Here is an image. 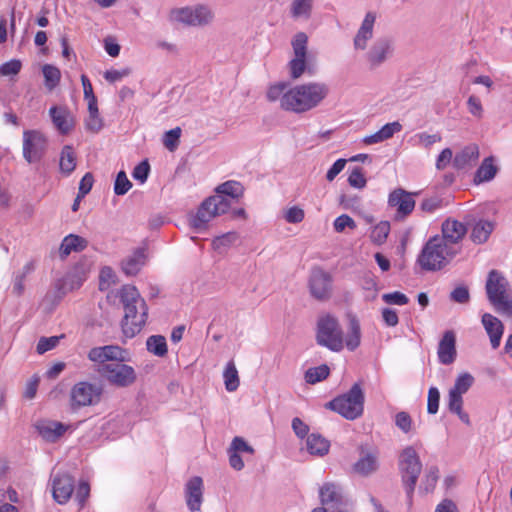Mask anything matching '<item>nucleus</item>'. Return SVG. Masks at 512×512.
I'll return each mask as SVG.
<instances>
[{
  "label": "nucleus",
  "mask_w": 512,
  "mask_h": 512,
  "mask_svg": "<svg viewBox=\"0 0 512 512\" xmlns=\"http://www.w3.org/2000/svg\"><path fill=\"white\" fill-rule=\"evenodd\" d=\"M214 10L207 4L173 8L169 12L171 22L181 23L190 27H206L214 22Z\"/></svg>",
  "instance_id": "7"
},
{
  "label": "nucleus",
  "mask_w": 512,
  "mask_h": 512,
  "mask_svg": "<svg viewBox=\"0 0 512 512\" xmlns=\"http://www.w3.org/2000/svg\"><path fill=\"white\" fill-rule=\"evenodd\" d=\"M288 85L286 83L280 82L274 85H271L266 93V98L269 102L279 101L280 107L283 109V104L285 97L288 95Z\"/></svg>",
  "instance_id": "41"
},
{
  "label": "nucleus",
  "mask_w": 512,
  "mask_h": 512,
  "mask_svg": "<svg viewBox=\"0 0 512 512\" xmlns=\"http://www.w3.org/2000/svg\"><path fill=\"white\" fill-rule=\"evenodd\" d=\"M88 246V241L78 235L69 234L60 245L59 254L62 259L66 258L71 252L83 251Z\"/></svg>",
  "instance_id": "27"
},
{
  "label": "nucleus",
  "mask_w": 512,
  "mask_h": 512,
  "mask_svg": "<svg viewBox=\"0 0 512 512\" xmlns=\"http://www.w3.org/2000/svg\"><path fill=\"white\" fill-rule=\"evenodd\" d=\"M376 21V14L374 12L366 13L360 28L358 29L354 40V48L357 50H365L367 43L373 37V28Z\"/></svg>",
  "instance_id": "23"
},
{
  "label": "nucleus",
  "mask_w": 512,
  "mask_h": 512,
  "mask_svg": "<svg viewBox=\"0 0 512 512\" xmlns=\"http://www.w3.org/2000/svg\"><path fill=\"white\" fill-rule=\"evenodd\" d=\"M447 407L449 411L456 414L465 424L470 423L469 415L463 411V398L461 394L449 390Z\"/></svg>",
  "instance_id": "35"
},
{
  "label": "nucleus",
  "mask_w": 512,
  "mask_h": 512,
  "mask_svg": "<svg viewBox=\"0 0 512 512\" xmlns=\"http://www.w3.org/2000/svg\"><path fill=\"white\" fill-rule=\"evenodd\" d=\"M437 355L441 364L450 365L455 361L457 351L456 336L453 331L449 330L443 334L438 344Z\"/></svg>",
  "instance_id": "22"
},
{
  "label": "nucleus",
  "mask_w": 512,
  "mask_h": 512,
  "mask_svg": "<svg viewBox=\"0 0 512 512\" xmlns=\"http://www.w3.org/2000/svg\"><path fill=\"white\" fill-rule=\"evenodd\" d=\"M444 206V200L438 195H433L422 200L420 209L426 213H434L437 210L442 209Z\"/></svg>",
  "instance_id": "49"
},
{
  "label": "nucleus",
  "mask_w": 512,
  "mask_h": 512,
  "mask_svg": "<svg viewBox=\"0 0 512 512\" xmlns=\"http://www.w3.org/2000/svg\"><path fill=\"white\" fill-rule=\"evenodd\" d=\"M474 383V377L468 373L464 372L461 373L455 380V383L453 387L450 389V391H454L458 394H465L473 385Z\"/></svg>",
  "instance_id": "46"
},
{
  "label": "nucleus",
  "mask_w": 512,
  "mask_h": 512,
  "mask_svg": "<svg viewBox=\"0 0 512 512\" xmlns=\"http://www.w3.org/2000/svg\"><path fill=\"white\" fill-rule=\"evenodd\" d=\"M150 172V165L148 160H143L133 169L132 176L135 180L140 181V183H144Z\"/></svg>",
  "instance_id": "59"
},
{
  "label": "nucleus",
  "mask_w": 512,
  "mask_h": 512,
  "mask_svg": "<svg viewBox=\"0 0 512 512\" xmlns=\"http://www.w3.org/2000/svg\"><path fill=\"white\" fill-rule=\"evenodd\" d=\"M36 428L44 440L56 442L67 431L68 426L61 422L49 421L37 424Z\"/></svg>",
  "instance_id": "25"
},
{
  "label": "nucleus",
  "mask_w": 512,
  "mask_h": 512,
  "mask_svg": "<svg viewBox=\"0 0 512 512\" xmlns=\"http://www.w3.org/2000/svg\"><path fill=\"white\" fill-rule=\"evenodd\" d=\"M144 264L145 253L139 249L122 261V270L127 276H135Z\"/></svg>",
  "instance_id": "31"
},
{
  "label": "nucleus",
  "mask_w": 512,
  "mask_h": 512,
  "mask_svg": "<svg viewBox=\"0 0 512 512\" xmlns=\"http://www.w3.org/2000/svg\"><path fill=\"white\" fill-rule=\"evenodd\" d=\"M486 294L489 302L494 308L503 314L512 316V298L510 297L509 282L498 270H491L488 274Z\"/></svg>",
  "instance_id": "6"
},
{
  "label": "nucleus",
  "mask_w": 512,
  "mask_h": 512,
  "mask_svg": "<svg viewBox=\"0 0 512 512\" xmlns=\"http://www.w3.org/2000/svg\"><path fill=\"white\" fill-rule=\"evenodd\" d=\"M123 306L124 315L121 328L126 338H133L145 327L148 319V306L138 289L133 285H123L117 292Z\"/></svg>",
  "instance_id": "1"
},
{
  "label": "nucleus",
  "mask_w": 512,
  "mask_h": 512,
  "mask_svg": "<svg viewBox=\"0 0 512 512\" xmlns=\"http://www.w3.org/2000/svg\"><path fill=\"white\" fill-rule=\"evenodd\" d=\"M85 279V273L83 271L75 269L72 272L68 273L59 281V283L57 284V289L60 295L63 296L68 292L79 289L82 286Z\"/></svg>",
  "instance_id": "26"
},
{
  "label": "nucleus",
  "mask_w": 512,
  "mask_h": 512,
  "mask_svg": "<svg viewBox=\"0 0 512 512\" xmlns=\"http://www.w3.org/2000/svg\"><path fill=\"white\" fill-rule=\"evenodd\" d=\"M314 0H291L289 14L292 19L307 21L313 12Z\"/></svg>",
  "instance_id": "28"
},
{
  "label": "nucleus",
  "mask_w": 512,
  "mask_h": 512,
  "mask_svg": "<svg viewBox=\"0 0 512 512\" xmlns=\"http://www.w3.org/2000/svg\"><path fill=\"white\" fill-rule=\"evenodd\" d=\"M47 149L46 137L37 130L23 132V157L28 163H37L45 155Z\"/></svg>",
  "instance_id": "14"
},
{
  "label": "nucleus",
  "mask_w": 512,
  "mask_h": 512,
  "mask_svg": "<svg viewBox=\"0 0 512 512\" xmlns=\"http://www.w3.org/2000/svg\"><path fill=\"white\" fill-rule=\"evenodd\" d=\"M8 25L10 36L14 37L16 32L14 8L11 10L9 23L4 15H0V44H4L8 39Z\"/></svg>",
  "instance_id": "43"
},
{
  "label": "nucleus",
  "mask_w": 512,
  "mask_h": 512,
  "mask_svg": "<svg viewBox=\"0 0 512 512\" xmlns=\"http://www.w3.org/2000/svg\"><path fill=\"white\" fill-rule=\"evenodd\" d=\"M333 226L336 232H343L347 227L355 229L356 223L349 215L342 214L334 220Z\"/></svg>",
  "instance_id": "61"
},
{
  "label": "nucleus",
  "mask_w": 512,
  "mask_h": 512,
  "mask_svg": "<svg viewBox=\"0 0 512 512\" xmlns=\"http://www.w3.org/2000/svg\"><path fill=\"white\" fill-rule=\"evenodd\" d=\"M450 299L456 303L465 304L470 300L469 289L466 286H458L450 293Z\"/></svg>",
  "instance_id": "63"
},
{
  "label": "nucleus",
  "mask_w": 512,
  "mask_h": 512,
  "mask_svg": "<svg viewBox=\"0 0 512 512\" xmlns=\"http://www.w3.org/2000/svg\"><path fill=\"white\" fill-rule=\"evenodd\" d=\"M459 253L436 235L425 243L417 263L422 270L438 271L447 266Z\"/></svg>",
  "instance_id": "3"
},
{
  "label": "nucleus",
  "mask_w": 512,
  "mask_h": 512,
  "mask_svg": "<svg viewBox=\"0 0 512 512\" xmlns=\"http://www.w3.org/2000/svg\"><path fill=\"white\" fill-rule=\"evenodd\" d=\"M394 52V43L390 38H378L370 47L366 54V59L370 68L375 69L381 66L389 58L392 57Z\"/></svg>",
  "instance_id": "16"
},
{
  "label": "nucleus",
  "mask_w": 512,
  "mask_h": 512,
  "mask_svg": "<svg viewBox=\"0 0 512 512\" xmlns=\"http://www.w3.org/2000/svg\"><path fill=\"white\" fill-rule=\"evenodd\" d=\"M479 157V150L476 145H469L464 147L453 158V166L456 169H465L473 165Z\"/></svg>",
  "instance_id": "30"
},
{
  "label": "nucleus",
  "mask_w": 512,
  "mask_h": 512,
  "mask_svg": "<svg viewBox=\"0 0 512 512\" xmlns=\"http://www.w3.org/2000/svg\"><path fill=\"white\" fill-rule=\"evenodd\" d=\"M441 232L442 235H439V238H442L444 242L458 252H461V241L467 233L466 225L458 220L448 218L442 223Z\"/></svg>",
  "instance_id": "17"
},
{
  "label": "nucleus",
  "mask_w": 512,
  "mask_h": 512,
  "mask_svg": "<svg viewBox=\"0 0 512 512\" xmlns=\"http://www.w3.org/2000/svg\"><path fill=\"white\" fill-rule=\"evenodd\" d=\"M382 299L387 304L399 306L406 305L409 302L408 297L399 291L383 294Z\"/></svg>",
  "instance_id": "57"
},
{
  "label": "nucleus",
  "mask_w": 512,
  "mask_h": 512,
  "mask_svg": "<svg viewBox=\"0 0 512 512\" xmlns=\"http://www.w3.org/2000/svg\"><path fill=\"white\" fill-rule=\"evenodd\" d=\"M498 171L497 166L494 164V160L492 157L485 158L480 167L477 169L474 182L479 184L482 182L491 181Z\"/></svg>",
  "instance_id": "34"
},
{
  "label": "nucleus",
  "mask_w": 512,
  "mask_h": 512,
  "mask_svg": "<svg viewBox=\"0 0 512 512\" xmlns=\"http://www.w3.org/2000/svg\"><path fill=\"white\" fill-rule=\"evenodd\" d=\"M90 495V485L86 481H81L76 488L75 500L79 505V509H82L85 505L86 500Z\"/></svg>",
  "instance_id": "58"
},
{
  "label": "nucleus",
  "mask_w": 512,
  "mask_h": 512,
  "mask_svg": "<svg viewBox=\"0 0 512 512\" xmlns=\"http://www.w3.org/2000/svg\"><path fill=\"white\" fill-rule=\"evenodd\" d=\"M77 157L72 146L65 145L60 153L59 169L66 176L70 175L76 168Z\"/></svg>",
  "instance_id": "33"
},
{
  "label": "nucleus",
  "mask_w": 512,
  "mask_h": 512,
  "mask_svg": "<svg viewBox=\"0 0 512 512\" xmlns=\"http://www.w3.org/2000/svg\"><path fill=\"white\" fill-rule=\"evenodd\" d=\"M332 282L333 278L330 273L319 267L312 269L309 278L311 295L320 301L330 299L332 294Z\"/></svg>",
  "instance_id": "15"
},
{
  "label": "nucleus",
  "mask_w": 512,
  "mask_h": 512,
  "mask_svg": "<svg viewBox=\"0 0 512 512\" xmlns=\"http://www.w3.org/2000/svg\"><path fill=\"white\" fill-rule=\"evenodd\" d=\"M42 72H43V76L45 79V82H44L45 87L49 91H52L60 82V78H61L60 70L56 66H53L50 64H45L42 67Z\"/></svg>",
  "instance_id": "42"
},
{
  "label": "nucleus",
  "mask_w": 512,
  "mask_h": 512,
  "mask_svg": "<svg viewBox=\"0 0 512 512\" xmlns=\"http://www.w3.org/2000/svg\"><path fill=\"white\" fill-rule=\"evenodd\" d=\"M243 192H244V188L240 182L230 180V181H226V182L220 184L216 188L215 195H221L225 199L230 200L229 198L238 199L239 197H241L243 195Z\"/></svg>",
  "instance_id": "36"
},
{
  "label": "nucleus",
  "mask_w": 512,
  "mask_h": 512,
  "mask_svg": "<svg viewBox=\"0 0 512 512\" xmlns=\"http://www.w3.org/2000/svg\"><path fill=\"white\" fill-rule=\"evenodd\" d=\"M360 325L359 322L352 318L350 321V332L346 338L345 344L350 351H354L360 345Z\"/></svg>",
  "instance_id": "45"
},
{
  "label": "nucleus",
  "mask_w": 512,
  "mask_h": 512,
  "mask_svg": "<svg viewBox=\"0 0 512 512\" xmlns=\"http://www.w3.org/2000/svg\"><path fill=\"white\" fill-rule=\"evenodd\" d=\"M230 205L231 200L221 195L210 196L202 202L196 214L190 217L189 224L196 231H202L213 218L225 214Z\"/></svg>",
  "instance_id": "8"
},
{
  "label": "nucleus",
  "mask_w": 512,
  "mask_h": 512,
  "mask_svg": "<svg viewBox=\"0 0 512 512\" xmlns=\"http://www.w3.org/2000/svg\"><path fill=\"white\" fill-rule=\"evenodd\" d=\"M318 496L321 505H325L331 512L344 509L351 504L342 485L336 482H324L318 489Z\"/></svg>",
  "instance_id": "12"
},
{
  "label": "nucleus",
  "mask_w": 512,
  "mask_h": 512,
  "mask_svg": "<svg viewBox=\"0 0 512 512\" xmlns=\"http://www.w3.org/2000/svg\"><path fill=\"white\" fill-rule=\"evenodd\" d=\"M439 479V469L432 465L426 469L425 475L421 481L419 492L428 494L434 491Z\"/></svg>",
  "instance_id": "37"
},
{
  "label": "nucleus",
  "mask_w": 512,
  "mask_h": 512,
  "mask_svg": "<svg viewBox=\"0 0 512 512\" xmlns=\"http://www.w3.org/2000/svg\"><path fill=\"white\" fill-rule=\"evenodd\" d=\"M330 369L326 364L309 368L305 372V381L309 384H316L329 376Z\"/></svg>",
  "instance_id": "44"
},
{
  "label": "nucleus",
  "mask_w": 512,
  "mask_h": 512,
  "mask_svg": "<svg viewBox=\"0 0 512 512\" xmlns=\"http://www.w3.org/2000/svg\"><path fill=\"white\" fill-rule=\"evenodd\" d=\"M132 187V183L128 179L126 173L124 171L118 172L115 183H114V193L116 195H124L126 194Z\"/></svg>",
  "instance_id": "51"
},
{
  "label": "nucleus",
  "mask_w": 512,
  "mask_h": 512,
  "mask_svg": "<svg viewBox=\"0 0 512 512\" xmlns=\"http://www.w3.org/2000/svg\"><path fill=\"white\" fill-rule=\"evenodd\" d=\"M495 229V223L490 220L480 219L472 227L470 238L475 244L485 243L493 230Z\"/></svg>",
  "instance_id": "29"
},
{
  "label": "nucleus",
  "mask_w": 512,
  "mask_h": 512,
  "mask_svg": "<svg viewBox=\"0 0 512 512\" xmlns=\"http://www.w3.org/2000/svg\"><path fill=\"white\" fill-rule=\"evenodd\" d=\"M22 67L21 61L17 59H12L3 63L0 66V75L1 76H11L16 75L20 72Z\"/></svg>",
  "instance_id": "60"
},
{
  "label": "nucleus",
  "mask_w": 512,
  "mask_h": 512,
  "mask_svg": "<svg viewBox=\"0 0 512 512\" xmlns=\"http://www.w3.org/2000/svg\"><path fill=\"white\" fill-rule=\"evenodd\" d=\"M203 480L199 476L189 479L185 485V500L190 512H199L203 503Z\"/></svg>",
  "instance_id": "21"
},
{
  "label": "nucleus",
  "mask_w": 512,
  "mask_h": 512,
  "mask_svg": "<svg viewBox=\"0 0 512 512\" xmlns=\"http://www.w3.org/2000/svg\"><path fill=\"white\" fill-rule=\"evenodd\" d=\"M316 340L320 346L331 351L339 352L343 349V331L335 317L325 315L318 320Z\"/></svg>",
  "instance_id": "9"
},
{
  "label": "nucleus",
  "mask_w": 512,
  "mask_h": 512,
  "mask_svg": "<svg viewBox=\"0 0 512 512\" xmlns=\"http://www.w3.org/2000/svg\"><path fill=\"white\" fill-rule=\"evenodd\" d=\"M390 232V224L387 221L378 223L371 231L370 238L372 242L380 245L384 243Z\"/></svg>",
  "instance_id": "47"
},
{
  "label": "nucleus",
  "mask_w": 512,
  "mask_h": 512,
  "mask_svg": "<svg viewBox=\"0 0 512 512\" xmlns=\"http://www.w3.org/2000/svg\"><path fill=\"white\" fill-rule=\"evenodd\" d=\"M401 482L404 487L407 503L412 505L413 494L422 471V462L413 446H407L399 455L398 461Z\"/></svg>",
  "instance_id": "4"
},
{
  "label": "nucleus",
  "mask_w": 512,
  "mask_h": 512,
  "mask_svg": "<svg viewBox=\"0 0 512 512\" xmlns=\"http://www.w3.org/2000/svg\"><path fill=\"white\" fill-rule=\"evenodd\" d=\"M329 87L323 82H308L288 89L284 99L283 110L304 113L310 111L328 96Z\"/></svg>",
  "instance_id": "2"
},
{
  "label": "nucleus",
  "mask_w": 512,
  "mask_h": 512,
  "mask_svg": "<svg viewBox=\"0 0 512 512\" xmlns=\"http://www.w3.org/2000/svg\"><path fill=\"white\" fill-rule=\"evenodd\" d=\"M360 457L353 465V471L361 476H369L375 473L379 468V453L376 449H367L364 446L359 447Z\"/></svg>",
  "instance_id": "19"
},
{
  "label": "nucleus",
  "mask_w": 512,
  "mask_h": 512,
  "mask_svg": "<svg viewBox=\"0 0 512 512\" xmlns=\"http://www.w3.org/2000/svg\"><path fill=\"white\" fill-rule=\"evenodd\" d=\"M237 238L238 236L235 232H229L216 237L212 244L215 249L220 250L221 248L229 247L233 242L237 240Z\"/></svg>",
  "instance_id": "62"
},
{
  "label": "nucleus",
  "mask_w": 512,
  "mask_h": 512,
  "mask_svg": "<svg viewBox=\"0 0 512 512\" xmlns=\"http://www.w3.org/2000/svg\"><path fill=\"white\" fill-rule=\"evenodd\" d=\"M348 183L350 186L358 189H362L366 186L367 181L361 168L356 167L352 170L348 177Z\"/></svg>",
  "instance_id": "56"
},
{
  "label": "nucleus",
  "mask_w": 512,
  "mask_h": 512,
  "mask_svg": "<svg viewBox=\"0 0 512 512\" xmlns=\"http://www.w3.org/2000/svg\"><path fill=\"white\" fill-rule=\"evenodd\" d=\"M414 193L407 192L402 188L393 190L388 197L390 207L396 208V218H405L412 213L415 208Z\"/></svg>",
  "instance_id": "18"
},
{
  "label": "nucleus",
  "mask_w": 512,
  "mask_h": 512,
  "mask_svg": "<svg viewBox=\"0 0 512 512\" xmlns=\"http://www.w3.org/2000/svg\"><path fill=\"white\" fill-rule=\"evenodd\" d=\"M116 281V275L111 267L105 266L99 275V289L105 291Z\"/></svg>",
  "instance_id": "50"
},
{
  "label": "nucleus",
  "mask_w": 512,
  "mask_h": 512,
  "mask_svg": "<svg viewBox=\"0 0 512 512\" xmlns=\"http://www.w3.org/2000/svg\"><path fill=\"white\" fill-rule=\"evenodd\" d=\"M180 136H181V129L179 127H176V128H173V129L167 131L164 134V138H163L164 146L168 150L174 151L179 144Z\"/></svg>",
  "instance_id": "53"
},
{
  "label": "nucleus",
  "mask_w": 512,
  "mask_h": 512,
  "mask_svg": "<svg viewBox=\"0 0 512 512\" xmlns=\"http://www.w3.org/2000/svg\"><path fill=\"white\" fill-rule=\"evenodd\" d=\"M305 217L304 210L298 206L290 207L284 215L285 220L288 223L296 224L303 221Z\"/></svg>",
  "instance_id": "64"
},
{
  "label": "nucleus",
  "mask_w": 512,
  "mask_h": 512,
  "mask_svg": "<svg viewBox=\"0 0 512 512\" xmlns=\"http://www.w3.org/2000/svg\"><path fill=\"white\" fill-rule=\"evenodd\" d=\"M365 396L359 383H354L348 392L335 397L326 407L337 412L347 420H355L362 416Z\"/></svg>",
  "instance_id": "5"
},
{
  "label": "nucleus",
  "mask_w": 512,
  "mask_h": 512,
  "mask_svg": "<svg viewBox=\"0 0 512 512\" xmlns=\"http://www.w3.org/2000/svg\"><path fill=\"white\" fill-rule=\"evenodd\" d=\"M223 378L225 383V388L229 392L236 391L239 387L240 381L238 376V371L236 369L235 363L233 361H229L226 364L225 370L223 372Z\"/></svg>",
  "instance_id": "39"
},
{
  "label": "nucleus",
  "mask_w": 512,
  "mask_h": 512,
  "mask_svg": "<svg viewBox=\"0 0 512 512\" xmlns=\"http://www.w3.org/2000/svg\"><path fill=\"white\" fill-rule=\"evenodd\" d=\"M75 488V480L67 473H58L52 480V495L59 504H65L71 498Z\"/></svg>",
  "instance_id": "20"
},
{
  "label": "nucleus",
  "mask_w": 512,
  "mask_h": 512,
  "mask_svg": "<svg viewBox=\"0 0 512 512\" xmlns=\"http://www.w3.org/2000/svg\"><path fill=\"white\" fill-rule=\"evenodd\" d=\"M85 126L87 130L93 133H97L102 129L103 121L100 117L99 110H97V112L95 113H93L92 111L88 112V116L85 119Z\"/></svg>",
  "instance_id": "54"
},
{
  "label": "nucleus",
  "mask_w": 512,
  "mask_h": 512,
  "mask_svg": "<svg viewBox=\"0 0 512 512\" xmlns=\"http://www.w3.org/2000/svg\"><path fill=\"white\" fill-rule=\"evenodd\" d=\"M482 324L490 338L492 348L497 349L500 345L504 332V326L502 322L492 314L484 313L482 315Z\"/></svg>",
  "instance_id": "24"
},
{
  "label": "nucleus",
  "mask_w": 512,
  "mask_h": 512,
  "mask_svg": "<svg viewBox=\"0 0 512 512\" xmlns=\"http://www.w3.org/2000/svg\"><path fill=\"white\" fill-rule=\"evenodd\" d=\"M102 388L99 385L88 381H80L75 383L69 395L70 408L77 411L83 407L93 406L100 402Z\"/></svg>",
  "instance_id": "10"
},
{
  "label": "nucleus",
  "mask_w": 512,
  "mask_h": 512,
  "mask_svg": "<svg viewBox=\"0 0 512 512\" xmlns=\"http://www.w3.org/2000/svg\"><path fill=\"white\" fill-rule=\"evenodd\" d=\"M147 350L155 356L164 357L167 352V342L162 335H152L146 340Z\"/></svg>",
  "instance_id": "38"
},
{
  "label": "nucleus",
  "mask_w": 512,
  "mask_h": 512,
  "mask_svg": "<svg viewBox=\"0 0 512 512\" xmlns=\"http://www.w3.org/2000/svg\"><path fill=\"white\" fill-rule=\"evenodd\" d=\"M440 392L436 387H430L428 390L427 412L436 414L439 409Z\"/></svg>",
  "instance_id": "55"
},
{
  "label": "nucleus",
  "mask_w": 512,
  "mask_h": 512,
  "mask_svg": "<svg viewBox=\"0 0 512 512\" xmlns=\"http://www.w3.org/2000/svg\"><path fill=\"white\" fill-rule=\"evenodd\" d=\"M306 446L310 454L322 457L329 452L330 442L320 434L312 433L307 436Z\"/></svg>",
  "instance_id": "32"
},
{
  "label": "nucleus",
  "mask_w": 512,
  "mask_h": 512,
  "mask_svg": "<svg viewBox=\"0 0 512 512\" xmlns=\"http://www.w3.org/2000/svg\"><path fill=\"white\" fill-rule=\"evenodd\" d=\"M97 371L110 384L117 387L131 386L137 379L134 368L123 362H112L101 365Z\"/></svg>",
  "instance_id": "11"
},
{
  "label": "nucleus",
  "mask_w": 512,
  "mask_h": 512,
  "mask_svg": "<svg viewBox=\"0 0 512 512\" xmlns=\"http://www.w3.org/2000/svg\"><path fill=\"white\" fill-rule=\"evenodd\" d=\"M62 336H51V337H41L37 343L36 351L38 354L42 355L47 351L54 349L58 344L59 340Z\"/></svg>",
  "instance_id": "52"
},
{
  "label": "nucleus",
  "mask_w": 512,
  "mask_h": 512,
  "mask_svg": "<svg viewBox=\"0 0 512 512\" xmlns=\"http://www.w3.org/2000/svg\"><path fill=\"white\" fill-rule=\"evenodd\" d=\"M49 112L57 129L63 134L68 133L71 129V124L67 120L66 111L61 108L51 107Z\"/></svg>",
  "instance_id": "40"
},
{
  "label": "nucleus",
  "mask_w": 512,
  "mask_h": 512,
  "mask_svg": "<svg viewBox=\"0 0 512 512\" xmlns=\"http://www.w3.org/2000/svg\"><path fill=\"white\" fill-rule=\"evenodd\" d=\"M104 353L108 361L112 362H125L128 358V353L126 350L122 349L117 345H105L102 346Z\"/></svg>",
  "instance_id": "48"
},
{
  "label": "nucleus",
  "mask_w": 512,
  "mask_h": 512,
  "mask_svg": "<svg viewBox=\"0 0 512 512\" xmlns=\"http://www.w3.org/2000/svg\"><path fill=\"white\" fill-rule=\"evenodd\" d=\"M307 44L308 36L304 32L296 33L291 41L294 57L288 67L292 79L300 78L307 69Z\"/></svg>",
  "instance_id": "13"
}]
</instances>
